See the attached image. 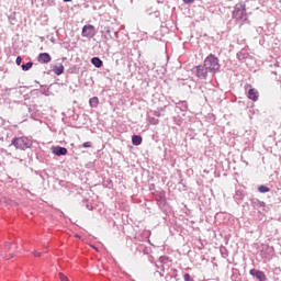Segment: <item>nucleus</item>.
Returning <instances> with one entry per match:
<instances>
[{"mask_svg":"<svg viewBox=\"0 0 281 281\" xmlns=\"http://www.w3.org/2000/svg\"><path fill=\"white\" fill-rule=\"evenodd\" d=\"M204 66L210 71L211 76H214L221 69V64L218 63V59L212 54L204 59Z\"/></svg>","mask_w":281,"mask_h":281,"instance_id":"1","label":"nucleus"},{"mask_svg":"<svg viewBox=\"0 0 281 281\" xmlns=\"http://www.w3.org/2000/svg\"><path fill=\"white\" fill-rule=\"evenodd\" d=\"M10 146H14L18 150H27L32 147V140L25 136L15 137L11 140Z\"/></svg>","mask_w":281,"mask_h":281,"instance_id":"2","label":"nucleus"},{"mask_svg":"<svg viewBox=\"0 0 281 281\" xmlns=\"http://www.w3.org/2000/svg\"><path fill=\"white\" fill-rule=\"evenodd\" d=\"M233 19L237 21H247V10L244 3H237L233 11Z\"/></svg>","mask_w":281,"mask_h":281,"instance_id":"3","label":"nucleus"},{"mask_svg":"<svg viewBox=\"0 0 281 281\" xmlns=\"http://www.w3.org/2000/svg\"><path fill=\"white\" fill-rule=\"evenodd\" d=\"M195 75L200 78V80H205L207 79V76H212L207 67H205V64L195 68Z\"/></svg>","mask_w":281,"mask_h":281,"instance_id":"4","label":"nucleus"},{"mask_svg":"<svg viewBox=\"0 0 281 281\" xmlns=\"http://www.w3.org/2000/svg\"><path fill=\"white\" fill-rule=\"evenodd\" d=\"M82 36L86 38H93L95 36V27L91 24L82 27Z\"/></svg>","mask_w":281,"mask_h":281,"instance_id":"5","label":"nucleus"},{"mask_svg":"<svg viewBox=\"0 0 281 281\" xmlns=\"http://www.w3.org/2000/svg\"><path fill=\"white\" fill-rule=\"evenodd\" d=\"M37 60L42 64L52 63V56L48 53H41L37 57Z\"/></svg>","mask_w":281,"mask_h":281,"instance_id":"6","label":"nucleus"},{"mask_svg":"<svg viewBox=\"0 0 281 281\" xmlns=\"http://www.w3.org/2000/svg\"><path fill=\"white\" fill-rule=\"evenodd\" d=\"M248 99L252 100V102H258V98H259V93L258 90L256 88H250L248 90Z\"/></svg>","mask_w":281,"mask_h":281,"instance_id":"7","label":"nucleus"},{"mask_svg":"<svg viewBox=\"0 0 281 281\" xmlns=\"http://www.w3.org/2000/svg\"><path fill=\"white\" fill-rule=\"evenodd\" d=\"M53 155H56L57 157H63V155L67 154V148L65 147H52Z\"/></svg>","mask_w":281,"mask_h":281,"instance_id":"8","label":"nucleus"},{"mask_svg":"<svg viewBox=\"0 0 281 281\" xmlns=\"http://www.w3.org/2000/svg\"><path fill=\"white\" fill-rule=\"evenodd\" d=\"M53 71L56 74V76H61V74L65 72V66H63V64L55 66Z\"/></svg>","mask_w":281,"mask_h":281,"instance_id":"9","label":"nucleus"},{"mask_svg":"<svg viewBox=\"0 0 281 281\" xmlns=\"http://www.w3.org/2000/svg\"><path fill=\"white\" fill-rule=\"evenodd\" d=\"M91 63H92L93 66L97 67V69H100V67H102V65H103L102 59H100L99 57H93L91 59Z\"/></svg>","mask_w":281,"mask_h":281,"instance_id":"10","label":"nucleus"},{"mask_svg":"<svg viewBox=\"0 0 281 281\" xmlns=\"http://www.w3.org/2000/svg\"><path fill=\"white\" fill-rule=\"evenodd\" d=\"M132 144H133L134 146H140V144H142V136H139V135H133V136H132Z\"/></svg>","mask_w":281,"mask_h":281,"instance_id":"11","label":"nucleus"},{"mask_svg":"<svg viewBox=\"0 0 281 281\" xmlns=\"http://www.w3.org/2000/svg\"><path fill=\"white\" fill-rule=\"evenodd\" d=\"M89 104L92 109H95L100 104V100L97 97H93L89 100Z\"/></svg>","mask_w":281,"mask_h":281,"instance_id":"12","label":"nucleus"},{"mask_svg":"<svg viewBox=\"0 0 281 281\" xmlns=\"http://www.w3.org/2000/svg\"><path fill=\"white\" fill-rule=\"evenodd\" d=\"M33 66H34V63L29 61V63H26V64H23V65L21 66V68H22L23 71H30V68L33 67Z\"/></svg>","mask_w":281,"mask_h":281,"instance_id":"13","label":"nucleus"},{"mask_svg":"<svg viewBox=\"0 0 281 281\" xmlns=\"http://www.w3.org/2000/svg\"><path fill=\"white\" fill-rule=\"evenodd\" d=\"M180 111H188V103L186 101L178 103Z\"/></svg>","mask_w":281,"mask_h":281,"instance_id":"14","label":"nucleus"},{"mask_svg":"<svg viewBox=\"0 0 281 281\" xmlns=\"http://www.w3.org/2000/svg\"><path fill=\"white\" fill-rule=\"evenodd\" d=\"M257 280L259 281H266L267 278L265 277V272L260 271L257 276H256Z\"/></svg>","mask_w":281,"mask_h":281,"instance_id":"15","label":"nucleus"},{"mask_svg":"<svg viewBox=\"0 0 281 281\" xmlns=\"http://www.w3.org/2000/svg\"><path fill=\"white\" fill-rule=\"evenodd\" d=\"M259 192H261L262 194H265L266 192H269L270 189L267 186H260L258 188Z\"/></svg>","mask_w":281,"mask_h":281,"instance_id":"16","label":"nucleus"},{"mask_svg":"<svg viewBox=\"0 0 281 281\" xmlns=\"http://www.w3.org/2000/svg\"><path fill=\"white\" fill-rule=\"evenodd\" d=\"M58 278L60 281H69V278H67V276H65L63 272L58 273Z\"/></svg>","mask_w":281,"mask_h":281,"instance_id":"17","label":"nucleus"},{"mask_svg":"<svg viewBox=\"0 0 281 281\" xmlns=\"http://www.w3.org/2000/svg\"><path fill=\"white\" fill-rule=\"evenodd\" d=\"M260 273V270L251 269L250 270V276H254L255 278Z\"/></svg>","mask_w":281,"mask_h":281,"instance_id":"18","label":"nucleus"},{"mask_svg":"<svg viewBox=\"0 0 281 281\" xmlns=\"http://www.w3.org/2000/svg\"><path fill=\"white\" fill-rule=\"evenodd\" d=\"M184 281H194L192 277H190V273L184 274Z\"/></svg>","mask_w":281,"mask_h":281,"instance_id":"19","label":"nucleus"},{"mask_svg":"<svg viewBox=\"0 0 281 281\" xmlns=\"http://www.w3.org/2000/svg\"><path fill=\"white\" fill-rule=\"evenodd\" d=\"M91 146H92L91 142L83 143V148H91Z\"/></svg>","mask_w":281,"mask_h":281,"instance_id":"20","label":"nucleus"},{"mask_svg":"<svg viewBox=\"0 0 281 281\" xmlns=\"http://www.w3.org/2000/svg\"><path fill=\"white\" fill-rule=\"evenodd\" d=\"M22 60L23 59L21 58V56H18L16 59H15V64L21 65Z\"/></svg>","mask_w":281,"mask_h":281,"instance_id":"21","label":"nucleus"},{"mask_svg":"<svg viewBox=\"0 0 281 281\" xmlns=\"http://www.w3.org/2000/svg\"><path fill=\"white\" fill-rule=\"evenodd\" d=\"M151 124H159V120L151 117Z\"/></svg>","mask_w":281,"mask_h":281,"instance_id":"22","label":"nucleus"},{"mask_svg":"<svg viewBox=\"0 0 281 281\" xmlns=\"http://www.w3.org/2000/svg\"><path fill=\"white\" fill-rule=\"evenodd\" d=\"M10 249H12V245L11 244H7L5 245V251H10Z\"/></svg>","mask_w":281,"mask_h":281,"instance_id":"23","label":"nucleus"},{"mask_svg":"<svg viewBox=\"0 0 281 281\" xmlns=\"http://www.w3.org/2000/svg\"><path fill=\"white\" fill-rule=\"evenodd\" d=\"M154 114L157 116V117H161V113L159 111H155Z\"/></svg>","mask_w":281,"mask_h":281,"instance_id":"24","label":"nucleus"},{"mask_svg":"<svg viewBox=\"0 0 281 281\" xmlns=\"http://www.w3.org/2000/svg\"><path fill=\"white\" fill-rule=\"evenodd\" d=\"M33 255H34L36 258H41V252L34 251Z\"/></svg>","mask_w":281,"mask_h":281,"instance_id":"25","label":"nucleus"},{"mask_svg":"<svg viewBox=\"0 0 281 281\" xmlns=\"http://www.w3.org/2000/svg\"><path fill=\"white\" fill-rule=\"evenodd\" d=\"M184 3H194V0H183Z\"/></svg>","mask_w":281,"mask_h":281,"instance_id":"26","label":"nucleus"},{"mask_svg":"<svg viewBox=\"0 0 281 281\" xmlns=\"http://www.w3.org/2000/svg\"><path fill=\"white\" fill-rule=\"evenodd\" d=\"M106 34H108V36H111V30L110 29L106 30Z\"/></svg>","mask_w":281,"mask_h":281,"instance_id":"27","label":"nucleus"},{"mask_svg":"<svg viewBox=\"0 0 281 281\" xmlns=\"http://www.w3.org/2000/svg\"><path fill=\"white\" fill-rule=\"evenodd\" d=\"M69 1H71V0H64L65 3H69Z\"/></svg>","mask_w":281,"mask_h":281,"instance_id":"28","label":"nucleus"},{"mask_svg":"<svg viewBox=\"0 0 281 281\" xmlns=\"http://www.w3.org/2000/svg\"><path fill=\"white\" fill-rule=\"evenodd\" d=\"M160 262H164V257H160Z\"/></svg>","mask_w":281,"mask_h":281,"instance_id":"29","label":"nucleus"},{"mask_svg":"<svg viewBox=\"0 0 281 281\" xmlns=\"http://www.w3.org/2000/svg\"><path fill=\"white\" fill-rule=\"evenodd\" d=\"M279 3H281V0H279Z\"/></svg>","mask_w":281,"mask_h":281,"instance_id":"30","label":"nucleus"}]
</instances>
